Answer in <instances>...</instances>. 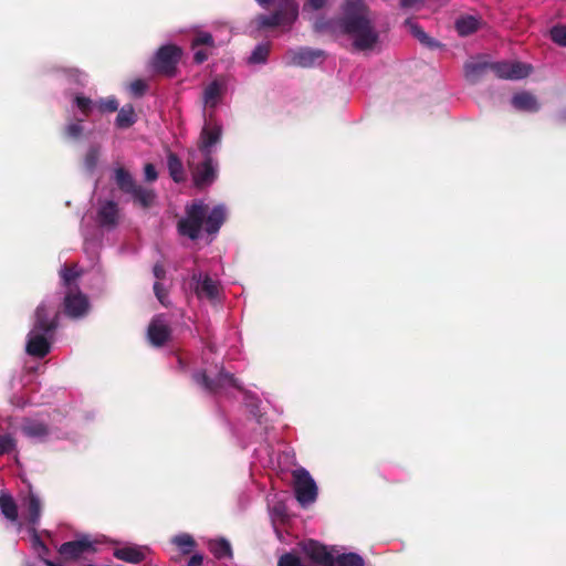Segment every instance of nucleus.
<instances>
[{
    "label": "nucleus",
    "mask_w": 566,
    "mask_h": 566,
    "mask_svg": "<svg viewBox=\"0 0 566 566\" xmlns=\"http://www.w3.org/2000/svg\"><path fill=\"white\" fill-rule=\"evenodd\" d=\"M292 23L293 22L291 20L276 10L272 14H260L256 17V25L259 29H273Z\"/></svg>",
    "instance_id": "nucleus-22"
},
{
    "label": "nucleus",
    "mask_w": 566,
    "mask_h": 566,
    "mask_svg": "<svg viewBox=\"0 0 566 566\" xmlns=\"http://www.w3.org/2000/svg\"><path fill=\"white\" fill-rule=\"evenodd\" d=\"M17 447V441L11 434H0V455L10 453Z\"/></svg>",
    "instance_id": "nucleus-43"
},
{
    "label": "nucleus",
    "mask_w": 566,
    "mask_h": 566,
    "mask_svg": "<svg viewBox=\"0 0 566 566\" xmlns=\"http://www.w3.org/2000/svg\"><path fill=\"white\" fill-rule=\"evenodd\" d=\"M129 195L134 203L140 206L143 209L153 207L157 198L154 189L145 188L142 185H137Z\"/></svg>",
    "instance_id": "nucleus-20"
},
{
    "label": "nucleus",
    "mask_w": 566,
    "mask_h": 566,
    "mask_svg": "<svg viewBox=\"0 0 566 566\" xmlns=\"http://www.w3.org/2000/svg\"><path fill=\"white\" fill-rule=\"evenodd\" d=\"M271 1L272 0H256V2L263 8H268Z\"/></svg>",
    "instance_id": "nucleus-57"
},
{
    "label": "nucleus",
    "mask_w": 566,
    "mask_h": 566,
    "mask_svg": "<svg viewBox=\"0 0 566 566\" xmlns=\"http://www.w3.org/2000/svg\"><path fill=\"white\" fill-rule=\"evenodd\" d=\"M86 552H95L94 542L87 536L63 543L59 553L66 559H76Z\"/></svg>",
    "instance_id": "nucleus-13"
},
{
    "label": "nucleus",
    "mask_w": 566,
    "mask_h": 566,
    "mask_svg": "<svg viewBox=\"0 0 566 566\" xmlns=\"http://www.w3.org/2000/svg\"><path fill=\"white\" fill-rule=\"evenodd\" d=\"M192 281L196 282L195 291L198 297H206L210 301L218 297L219 286L209 275L201 280V274H193Z\"/></svg>",
    "instance_id": "nucleus-18"
},
{
    "label": "nucleus",
    "mask_w": 566,
    "mask_h": 566,
    "mask_svg": "<svg viewBox=\"0 0 566 566\" xmlns=\"http://www.w3.org/2000/svg\"><path fill=\"white\" fill-rule=\"evenodd\" d=\"M24 566H34L33 564L27 563Z\"/></svg>",
    "instance_id": "nucleus-59"
},
{
    "label": "nucleus",
    "mask_w": 566,
    "mask_h": 566,
    "mask_svg": "<svg viewBox=\"0 0 566 566\" xmlns=\"http://www.w3.org/2000/svg\"><path fill=\"white\" fill-rule=\"evenodd\" d=\"M59 312L52 313L51 308L43 302L34 311L32 331L54 334L59 327Z\"/></svg>",
    "instance_id": "nucleus-8"
},
{
    "label": "nucleus",
    "mask_w": 566,
    "mask_h": 566,
    "mask_svg": "<svg viewBox=\"0 0 566 566\" xmlns=\"http://www.w3.org/2000/svg\"><path fill=\"white\" fill-rule=\"evenodd\" d=\"M209 551L217 559L232 558L233 555L231 544L226 538L210 541Z\"/></svg>",
    "instance_id": "nucleus-28"
},
{
    "label": "nucleus",
    "mask_w": 566,
    "mask_h": 566,
    "mask_svg": "<svg viewBox=\"0 0 566 566\" xmlns=\"http://www.w3.org/2000/svg\"><path fill=\"white\" fill-rule=\"evenodd\" d=\"M99 158V147L91 146L84 157V167L88 172H93Z\"/></svg>",
    "instance_id": "nucleus-37"
},
{
    "label": "nucleus",
    "mask_w": 566,
    "mask_h": 566,
    "mask_svg": "<svg viewBox=\"0 0 566 566\" xmlns=\"http://www.w3.org/2000/svg\"><path fill=\"white\" fill-rule=\"evenodd\" d=\"M83 130H84V128L80 124V122H77V123H70L64 128V135L67 138H71V139H78L82 136Z\"/></svg>",
    "instance_id": "nucleus-45"
},
{
    "label": "nucleus",
    "mask_w": 566,
    "mask_h": 566,
    "mask_svg": "<svg viewBox=\"0 0 566 566\" xmlns=\"http://www.w3.org/2000/svg\"><path fill=\"white\" fill-rule=\"evenodd\" d=\"M338 566H365L364 558L357 553H344L335 557Z\"/></svg>",
    "instance_id": "nucleus-35"
},
{
    "label": "nucleus",
    "mask_w": 566,
    "mask_h": 566,
    "mask_svg": "<svg viewBox=\"0 0 566 566\" xmlns=\"http://www.w3.org/2000/svg\"><path fill=\"white\" fill-rule=\"evenodd\" d=\"M223 85L214 80L203 91V102L207 106L214 107L222 95Z\"/></svg>",
    "instance_id": "nucleus-30"
},
{
    "label": "nucleus",
    "mask_w": 566,
    "mask_h": 566,
    "mask_svg": "<svg viewBox=\"0 0 566 566\" xmlns=\"http://www.w3.org/2000/svg\"><path fill=\"white\" fill-rule=\"evenodd\" d=\"M411 33L412 35L423 45L434 49L438 48L440 44L434 39L429 36L421 27L418 24H411Z\"/></svg>",
    "instance_id": "nucleus-36"
},
{
    "label": "nucleus",
    "mask_w": 566,
    "mask_h": 566,
    "mask_svg": "<svg viewBox=\"0 0 566 566\" xmlns=\"http://www.w3.org/2000/svg\"><path fill=\"white\" fill-rule=\"evenodd\" d=\"M76 268H77L76 264H72V265H64L60 270V276H61L63 285L66 287V291H69L70 289H75V286H77L75 284V281L77 280V277H80L81 272H78L76 270Z\"/></svg>",
    "instance_id": "nucleus-31"
},
{
    "label": "nucleus",
    "mask_w": 566,
    "mask_h": 566,
    "mask_svg": "<svg viewBox=\"0 0 566 566\" xmlns=\"http://www.w3.org/2000/svg\"><path fill=\"white\" fill-rule=\"evenodd\" d=\"M512 105L517 111L535 113L539 111L537 98L530 92H521L512 97Z\"/></svg>",
    "instance_id": "nucleus-19"
},
{
    "label": "nucleus",
    "mask_w": 566,
    "mask_h": 566,
    "mask_svg": "<svg viewBox=\"0 0 566 566\" xmlns=\"http://www.w3.org/2000/svg\"><path fill=\"white\" fill-rule=\"evenodd\" d=\"M147 85L143 80H136L130 84V90L135 95L142 96L146 92Z\"/></svg>",
    "instance_id": "nucleus-48"
},
{
    "label": "nucleus",
    "mask_w": 566,
    "mask_h": 566,
    "mask_svg": "<svg viewBox=\"0 0 566 566\" xmlns=\"http://www.w3.org/2000/svg\"><path fill=\"white\" fill-rule=\"evenodd\" d=\"M325 53L318 49L302 48L291 52V64L300 67H312L317 63H322Z\"/></svg>",
    "instance_id": "nucleus-14"
},
{
    "label": "nucleus",
    "mask_w": 566,
    "mask_h": 566,
    "mask_svg": "<svg viewBox=\"0 0 566 566\" xmlns=\"http://www.w3.org/2000/svg\"><path fill=\"white\" fill-rule=\"evenodd\" d=\"M222 127L220 125L213 124L203 126L196 151L200 154V156H213V146L220 143Z\"/></svg>",
    "instance_id": "nucleus-12"
},
{
    "label": "nucleus",
    "mask_w": 566,
    "mask_h": 566,
    "mask_svg": "<svg viewBox=\"0 0 566 566\" xmlns=\"http://www.w3.org/2000/svg\"><path fill=\"white\" fill-rule=\"evenodd\" d=\"M137 122V115L132 104L124 105L117 113L115 125L117 128L126 129Z\"/></svg>",
    "instance_id": "nucleus-26"
},
{
    "label": "nucleus",
    "mask_w": 566,
    "mask_h": 566,
    "mask_svg": "<svg viewBox=\"0 0 566 566\" xmlns=\"http://www.w3.org/2000/svg\"><path fill=\"white\" fill-rule=\"evenodd\" d=\"M144 174H145V179L148 182H153V181L157 180V178H158L156 167L150 163L145 165Z\"/></svg>",
    "instance_id": "nucleus-47"
},
{
    "label": "nucleus",
    "mask_w": 566,
    "mask_h": 566,
    "mask_svg": "<svg viewBox=\"0 0 566 566\" xmlns=\"http://www.w3.org/2000/svg\"><path fill=\"white\" fill-rule=\"evenodd\" d=\"M227 219V210L223 205H217L212 209L201 200H195L185 208V217L177 223L178 233L192 241L200 237L203 229L208 234H217Z\"/></svg>",
    "instance_id": "nucleus-2"
},
{
    "label": "nucleus",
    "mask_w": 566,
    "mask_h": 566,
    "mask_svg": "<svg viewBox=\"0 0 566 566\" xmlns=\"http://www.w3.org/2000/svg\"><path fill=\"white\" fill-rule=\"evenodd\" d=\"M310 7L314 10H321L325 3L326 0H307Z\"/></svg>",
    "instance_id": "nucleus-53"
},
{
    "label": "nucleus",
    "mask_w": 566,
    "mask_h": 566,
    "mask_svg": "<svg viewBox=\"0 0 566 566\" xmlns=\"http://www.w3.org/2000/svg\"><path fill=\"white\" fill-rule=\"evenodd\" d=\"M154 276L159 282L160 280H164L166 277V270L161 263H156L153 268Z\"/></svg>",
    "instance_id": "nucleus-49"
},
{
    "label": "nucleus",
    "mask_w": 566,
    "mask_h": 566,
    "mask_svg": "<svg viewBox=\"0 0 566 566\" xmlns=\"http://www.w3.org/2000/svg\"><path fill=\"white\" fill-rule=\"evenodd\" d=\"M171 333V327L160 314L151 318L147 328V338L154 347H163L170 339Z\"/></svg>",
    "instance_id": "nucleus-10"
},
{
    "label": "nucleus",
    "mask_w": 566,
    "mask_h": 566,
    "mask_svg": "<svg viewBox=\"0 0 566 566\" xmlns=\"http://www.w3.org/2000/svg\"><path fill=\"white\" fill-rule=\"evenodd\" d=\"M113 555L119 560L130 564H139L146 559V548L138 545H125L115 548Z\"/></svg>",
    "instance_id": "nucleus-16"
},
{
    "label": "nucleus",
    "mask_w": 566,
    "mask_h": 566,
    "mask_svg": "<svg viewBox=\"0 0 566 566\" xmlns=\"http://www.w3.org/2000/svg\"><path fill=\"white\" fill-rule=\"evenodd\" d=\"M63 71L71 82L82 86L85 84L86 74L83 71L76 67H69L64 69Z\"/></svg>",
    "instance_id": "nucleus-42"
},
{
    "label": "nucleus",
    "mask_w": 566,
    "mask_h": 566,
    "mask_svg": "<svg viewBox=\"0 0 566 566\" xmlns=\"http://www.w3.org/2000/svg\"><path fill=\"white\" fill-rule=\"evenodd\" d=\"M22 431L30 438H45L50 433L48 424L41 421H30L25 423Z\"/></svg>",
    "instance_id": "nucleus-32"
},
{
    "label": "nucleus",
    "mask_w": 566,
    "mask_h": 566,
    "mask_svg": "<svg viewBox=\"0 0 566 566\" xmlns=\"http://www.w3.org/2000/svg\"><path fill=\"white\" fill-rule=\"evenodd\" d=\"M154 293L157 300L164 305L167 306L168 292L165 286L160 282H155L154 284Z\"/></svg>",
    "instance_id": "nucleus-46"
},
{
    "label": "nucleus",
    "mask_w": 566,
    "mask_h": 566,
    "mask_svg": "<svg viewBox=\"0 0 566 566\" xmlns=\"http://www.w3.org/2000/svg\"><path fill=\"white\" fill-rule=\"evenodd\" d=\"M115 182L119 190L127 195H129L138 185L130 172L122 167L115 170Z\"/></svg>",
    "instance_id": "nucleus-27"
},
{
    "label": "nucleus",
    "mask_w": 566,
    "mask_h": 566,
    "mask_svg": "<svg viewBox=\"0 0 566 566\" xmlns=\"http://www.w3.org/2000/svg\"><path fill=\"white\" fill-rule=\"evenodd\" d=\"M274 510H275V512H276V513H281V510H279V507H277V506H275V509H274Z\"/></svg>",
    "instance_id": "nucleus-58"
},
{
    "label": "nucleus",
    "mask_w": 566,
    "mask_h": 566,
    "mask_svg": "<svg viewBox=\"0 0 566 566\" xmlns=\"http://www.w3.org/2000/svg\"><path fill=\"white\" fill-rule=\"evenodd\" d=\"M203 556L201 554H195L190 557L185 566H202Z\"/></svg>",
    "instance_id": "nucleus-51"
},
{
    "label": "nucleus",
    "mask_w": 566,
    "mask_h": 566,
    "mask_svg": "<svg viewBox=\"0 0 566 566\" xmlns=\"http://www.w3.org/2000/svg\"><path fill=\"white\" fill-rule=\"evenodd\" d=\"M200 45H206L213 48L214 40L213 36L209 32H199L191 40V46L195 49Z\"/></svg>",
    "instance_id": "nucleus-40"
},
{
    "label": "nucleus",
    "mask_w": 566,
    "mask_h": 566,
    "mask_svg": "<svg viewBox=\"0 0 566 566\" xmlns=\"http://www.w3.org/2000/svg\"><path fill=\"white\" fill-rule=\"evenodd\" d=\"M177 363H178V370L180 373H186L187 371V368H188V365L187 363L185 361V359L181 357V356H178L177 357Z\"/></svg>",
    "instance_id": "nucleus-55"
},
{
    "label": "nucleus",
    "mask_w": 566,
    "mask_h": 566,
    "mask_svg": "<svg viewBox=\"0 0 566 566\" xmlns=\"http://www.w3.org/2000/svg\"><path fill=\"white\" fill-rule=\"evenodd\" d=\"M187 165L198 189L210 187L218 178L219 164L214 156H200L196 150H189Z\"/></svg>",
    "instance_id": "nucleus-3"
},
{
    "label": "nucleus",
    "mask_w": 566,
    "mask_h": 566,
    "mask_svg": "<svg viewBox=\"0 0 566 566\" xmlns=\"http://www.w3.org/2000/svg\"><path fill=\"white\" fill-rule=\"evenodd\" d=\"M118 105H119L118 101L114 96H111L107 98H99L95 103V106L102 114L114 113V112L118 111Z\"/></svg>",
    "instance_id": "nucleus-38"
},
{
    "label": "nucleus",
    "mask_w": 566,
    "mask_h": 566,
    "mask_svg": "<svg viewBox=\"0 0 566 566\" xmlns=\"http://www.w3.org/2000/svg\"><path fill=\"white\" fill-rule=\"evenodd\" d=\"M53 335L31 329L25 345L27 354L35 358L45 357L51 350V338Z\"/></svg>",
    "instance_id": "nucleus-11"
},
{
    "label": "nucleus",
    "mask_w": 566,
    "mask_h": 566,
    "mask_svg": "<svg viewBox=\"0 0 566 566\" xmlns=\"http://www.w3.org/2000/svg\"><path fill=\"white\" fill-rule=\"evenodd\" d=\"M208 52L206 50H198L195 52L193 54V61L197 63V64H201L203 63L205 61L208 60Z\"/></svg>",
    "instance_id": "nucleus-50"
},
{
    "label": "nucleus",
    "mask_w": 566,
    "mask_h": 566,
    "mask_svg": "<svg viewBox=\"0 0 566 566\" xmlns=\"http://www.w3.org/2000/svg\"><path fill=\"white\" fill-rule=\"evenodd\" d=\"M423 0H399V3H400V7L401 8H412L415 7L417 3H420L422 2Z\"/></svg>",
    "instance_id": "nucleus-54"
},
{
    "label": "nucleus",
    "mask_w": 566,
    "mask_h": 566,
    "mask_svg": "<svg viewBox=\"0 0 566 566\" xmlns=\"http://www.w3.org/2000/svg\"><path fill=\"white\" fill-rule=\"evenodd\" d=\"M182 56V50L176 44H166L160 46L149 65L157 75L174 77L177 74L178 64Z\"/></svg>",
    "instance_id": "nucleus-4"
},
{
    "label": "nucleus",
    "mask_w": 566,
    "mask_h": 566,
    "mask_svg": "<svg viewBox=\"0 0 566 566\" xmlns=\"http://www.w3.org/2000/svg\"><path fill=\"white\" fill-rule=\"evenodd\" d=\"M172 543L184 555L190 554L197 546L195 538L187 533L179 534L172 538Z\"/></svg>",
    "instance_id": "nucleus-33"
},
{
    "label": "nucleus",
    "mask_w": 566,
    "mask_h": 566,
    "mask_svg": "<svg viewBox=\"0 0 566 566\" xmlns=\"http://www.w3.org/2000/svg\"><path fill=\"white\" fill-rule=\"evenodd\" d=\"M32 543H33V547L35 551H38V548L41 546V544H44L42 542V539L40 538V536L35 532L32 537Z\"/></svg>",
    "instance_id": "nucleus-56"
},
{
    "label": "nucleus",
    "mask_w": 566,
    "mask_h": 566,
    "mask_svg": "<svg viewBox=\"0 0 566 566\" xmlns=\"http://www.w3.org/2000/svg\"><path fill=\"white\" fill-rule=\"evenodd\" d=\"M305 554L316 564L334 566L335 557L327 551L326 546L316 541H308L303 547Z\"/></svg>",
    "instance_id": "nucleus-15"
},
{
    "label": "nucleus",
    "mask_w": 566,
    "mask_h": 566,
    "mask_svg": "<svg viewBox=\"0 0 566 566\" xmlns=\"http://www.w3.org/2000/svg\"><path fill=\"white\" fill-rule=\"evenodd\" d=\"M167 167L169 176L177 182H184L186 180V172L181 159L175 153H169L167 156Z\"/></svg>",
    "instance_id": "nucleus-24"
},
{
    "label": "nucleus",
    "mask_w": 566,
    "mask_h": 566,
    "mask_svg": "<svg viewBox=\"0 0 566 566\" xmlns=\"http://www.w3.org/2000/svg\"><path fill=\"white\" fill-rule=\"evenodd\" d=\"M551 38L552 40L562 45L566 46V27L565 25H555L551 29Z\"/></svg>",
    "instance_id": "nucleus-44"
},
{
    "label": "nucleus",
    "mask_w": 566,
    "mask_h": 566,
    "mask_svg": "<svg viewBox=\"0 0 566 566\" xmlns=\"http://www.w3.org/2000/svg\"><path fill=\"white\" fill-rule=\"evenodd\" d=\"M191 378L193 382L200 386L206 392L211 395L217 394L227 385L237 389H241V386L234 375L226 371L223 367L220 368L216 378L209 377L207 371L203 369L195 371Z\"/></svg>",
    "instance_id": "nucleus-5"
},
{
    "label": "nucleus",
    "mask_w": 566,
    "mask_h": 566,
    "mask_svg": "<svg viewBox=\"0 0 566 566\" xmlns=\"http://www.w3.org/2000/svg\"><path fill=\"white\" fill-rule=\"evenodd\" d=\"M490 70L500 78L521 80L531 74V65L521 62H495L490 63Z\"/></svg>",
    "instance_id": "nucleus-9"
},
{
    "label": "nucleus",
    "mask_w": 566,
    "mask_h": 566,
    "mask_svg": "<svg viewBox=\"0 0 566 566\" xmlns=\"http://www.w3.org/2000/svg\"><path fill=\"white\" fill-rule=\"evenodd\" d=\"M269 52L270 50L268 45H256L249 60L251 63H264L268 59Z\"/></svg>",
    "instance_id": "nucleus-41"
},
{
    "label": "nucleus",
    "mask_w": 566,
    "mask_h": 566,
    "mask_svg": "<svg viewBox=\"0 0 566 566\" xmlns=\"http://www.w3.org/2000/svg\"><path fill=\"white\" fill-rule=\"evenodd\" d=\"M295 497L302 506L316 501L317 486L310 472L304 468L295 469L292 472Z\"/></svg>",
    "instance_id": "nucleus-6"
},
{
    "label": "nucleus",
    "mask_w": 566,
    "mask_h": 566,
    "mask_svg": "<svg viewBox=\"0 0 566 566\" xmlns=\"http://www.w3.org/2000/svg\"><path fill=\"white\" fill-rule=\"evenodd\" d=\"M74 104L77 106V108L85 117H88L91 115L93 106L95 105L90 97L83 95H76L74 97Z\"/></svg>",
    "instance_id": "nucleus-39"
},
{
    "label": "nucleus",
    "mask_w": 566,
    "mask_h": 566,
    "mask_svg": "<svg viewBox=\"0 0 566 566\" xmlns=\"http://www.w3.org/2000/svg\"><path fill=\"white\" fill-rule=\"evenodd\" d=\"M276 11L294 22L298 17V4L295 0H277Z\"/></svg>",
    "instance_id": "nucleus-34"
},
{
    "label": "nucleus",
    "mask_w": 566,
    "mask_h": 566,
    "mask_svg": "<svg viewBox=\"0 0 566 566\" xmlns=\"http://www.w3.org/2000/svg\"><path fill=\"white\" fill-rule=\"evenodd\" d=\"M27 506V520L32 526L36 525L41 517V502L39 497L30 492L24 500Z\"/></svg>",
    "instance_id": "nucleus-25"
},
{
    "label": "nucleus",
    "mask_w": 566,
    "mask_h": 566,
    "mask_svg": "<svg viewBox=\"0 0 566 566\" xmlns=\"http://www.w3.org/2000/svg\"><path fill=\"white\" fill-rule=\"evenodd\" d=\"M481 22L474 15H461L454 22V28L460 36H468L480 29Z\"/></svg>",
    "instance_id": "nucleus-21"
},
{
    "label": "nucleus",
    "mask_w": 566,
    "mask_h": 566,
    "mask_svg": "<svg viewBox=\"0 0 566 566\" xmlns=\"http://www.w3.org/2000/svg\"><path fill=\"white\" fill-rule=\"evenodd\" d=\"M490 70L488 62H468L464 65V76L471 84L478 83Z\"/></svg>",
    "instance_id": "nucleus-23"
},
{
    "label": "nucleus",
    "mask_w": 566,
    "mask_h": 566,
    "mask_svg": "<svg viewBox=\"0 0 566 566\" xmlns=\"http://www.w3.org/2000/svg\"><path fill=\"white\" fill-rule=\"evenodd\" d=\"M337 27L343 34L353 39V46L357 51L371 50L379 41V33L364 0H346Z\"/></svg>",
    "instance_id": "nucleus-1"
},
{
    "label": "nucleus",
    "mask_w": 566,
    "mask_h": 566,
    "mask_svg": "<svg viewBox=\"0 0 566 566\" xmlns=\"http://www.w3.org/2000/svg\"><path fill=\"white\" fill-rule=\"evenodd\" d=\"M0 512L11 522L18 520V506L13 497L4 492L0 493Z\"/></svg>",
    "instance_id": "nucleus-29"
},
{
    "label": "nucleus",
    "mask_w": 566,
    "mask_h": 566,
    "mask_svg": "<svg viewBox=\"0 0 566 566\" xmlns=\"http://www.w3.org/2000/svg\"><path fill=\"white\" fill-rule=\"evenodd\" d=\"M39 558L45 564V560H49L46 556L50 553L49 547L45 544H41V546L36 551Z\"/></svg>",
    "instance_id": "nucleus-52"
},
{
    "label": "nucleus",
    "mask_w": 566,
    "mask_h": 566,
    "mask_svg": "<svg viewBox=\"0 0 566 566\" xmlns=\"http://www.w3.org/2000/svg\"><path fill=\"white\" fill-rule=\"evenodd\" d=\"M97 222L103 228H115L118 223V206L113 200L105 201L97 211Z\"/></svg>",
    "instance_id": "nucleus-17"
},
{
    "label": "nucleus",
    "mask_w": 566,
    "mask_h": 566,
    "mask_svg": "<svg viewBox=\"0 0 566 566\" xmlns=\"http://www.w3.org/2000/svg\"><path fill=\"white\" fill-rule=\"evenodd\" d=\"M62 306L63 313L70 318H81L90 311L88 298L78 286L65 292Z\"/></svg>",
    "instance_id": "nucleus-7"
}]
</instances>
